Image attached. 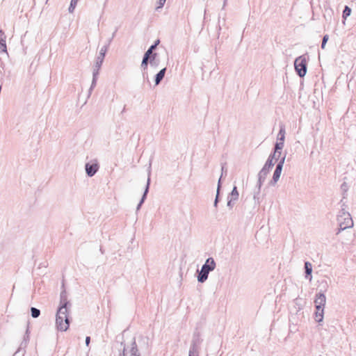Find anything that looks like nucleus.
Segmentation results:
<instances>
[{
	"label": "nucleus",
	"instance_id": "f257e3e1",
	"mask_svg": "<svg viewBox=\"0 0 356 356\" xmlns=\"http://www.w3.org/2000/svg\"><path fill=\"white\" fill-rule=\"evenodd\" d=\"M62 286L64 288L63 284ZM71 307L72 303L68 300L67 292L63 289L60 294L59 305L56 314V327L58 331L65 332L68 330L71 323L69 316Z\"/></svg>",
	"mask_w": 356,
	"mask_h": 356
},
{
	"label": "nucleus",
	"instance_id": "f03ea898",
	"mask_svg": "<svg viewBox=\"0 0 356 356\" xmlns=\"http://www.w3.org/2000/svg\"><path fill=\"white\" fill-rule=\"evenodd\" d=\"M123 345L122 356H141L140 351L147 352L149 350V338L141 337L138 346L135 337H133L130 344L121 343Z\"/></svg>",
	"mask_w": 356,
	"mask_h": 356
},
{
	"label": "nucleus",
	"instance_id": "7ed1b4c3",
	"mask_svg": "<svg viewBox=\"0 0 356 356\" xmlns=\"http://www.w3.org/2000/svg\"><path fill=\"white\" fill-rule=\"evenodd\" d=\"M327 289V283L326 281L321 282V289L318 293H316L314 300L316 312H315V319L318 323L323 321L324 316V308L326 302V297L325 292Z\"/></svg>",
	"mask_w": 356,
	"mask_h": 356
},
{
	"label": "nucleus",
	"instance_id": "20e7f679",
	"mask_svg": "<svg viewBox=\"0 0 356 356\" xmlns=\"http://www.w3.org/2000/svg\"><path fill=\"white\" fill-rule=\"evenodd\" d=\"M108 51V45L103 46L100 50L98 56L97 57L95 63L93 67L92 72V80L91 83L90 88L89 89V92L90 93L93 88L96 86L97 81L99 76V70L102 65L104 62L106 54Z\"/></svg>",
	"mask_w": 356,
	"mask_h": 356
},
{
	"label": "nucleus",
	"instance_id": "39448f33",
	"mask_svg": "<svg viewBox=\"0 0 356 356\" xmlns=\"http://www.w3.org/2000/svg\"><path fill=\"white\" fill-rule=\"evenodd\" d=\"M346 206L343 204L341 209L337 216V221L339 227V232L353 226V220L350 214L346 211Z\"/></svg>",
	"mask_w": 356,
	"mask_h": 356
},
{
	"label": "nucleus",
	"instance_id": "423d86ee",
	"mask_svg": "<svg viewBox=\"0 0 356 356\" xmlns=\"http://www.w3.org/2000/svg\"><path fill=\"white\" fill-rule=\"evenodd\" d=\"M274 165H275V163H271V161L270 160H267L266 161L264 165L261 168V170L258 173V181H257V186H256L257 188V191H255L254 194V200H256V199H258L257 195H259V193L260 192L261 187L263 183L265 181L268 174L269 173L270 170H271V168L273 167Z\"/></svg>",
	"mask_w": 356,
	"mask_h": 356
},
{
	"label": "nucleus",
	"instance_id": "0eeeda50",
	"mask_svg": "<svg viewBox=\"0 0 356 356\" xmlns=\"http://www.w3.org/2000/svg\"><path fill=\"white\" fill-rule=\"evenodd\" d=\"M216 268V262L212 257L208 258L202 265L201 270H197V281L204 283L208 278L209 273Z\"/></svg>",
	"mask_w": 356,
	"mask_h": 356
},
{
	"label": "nucleus",
	"instance_id": "6e6552de",
	"mask_svg": "<svg viewBox=\"0 0 356 356\" xmlns=\"http://www.w3.org/2000/svg\"><path fill=\"white\" fill-rule=\"evenodd\" d=\"M295 70L300 77H303L307 73V63L305 55L299 56L294 61Z\"/></svg>",
	"mask_w": 356,
	"mask_h": 356
},
{
	"label": "nucleus",
	"instance_id": "1a4fd4ad",
	"mask_svg": "<svg viewBox=\"0 0 356 356\" xmlns=\"http://www.w3.org/2000/svg\"><path fill=\"white\" fill-rule=\"evenodd\" d=\"M285 159H286V156L284 155L283 157H282L280 159L278 163L277 164L275 170L273 172V178L269 182V184L270 186H275L277 184V182L278 181L280 177L282 171Z\"/></svg>",
	"mask_w": 356,
	"mask_h": 356
},
{
	"label": "nucleus",
	"instance_id": "9d476101",
	"mask_svg": "<svg viewBox=\"0 0 356 356\" xmlns=\"http://www.w3.org/2000/svg\"><path fill=\"white\" fill-rule=\"evenodd\" d=\"M99 165L97 159H95L91 162H88L85 164L86 175L90 177H93L99 170Z\"/></svg>",
	"mask_w": 356,
	"mask_h": 356
},
{
	"label": "nucleus",
	"instance_id": "9b49d317",
	"mask_svg": "<svg viewBox=\"0 0 356 356\" xmlns=\"http://www.w3.org/2000/svg\"><path fill=\"white\" fill-rule=\"evenodd\" d=\"M151 165L152 164H151V161H150L149 162V168H148V177H147V184H146L145 188V191L143 192V194L142 195V197H141L139 203L137 205V207H136V210L137 211H138L140 209L142 204H143V202L146 200L147 193L149 192V185H150V181H151V180H150Z\"/></svg>",
	"mask_w": 356,
	"mask_h": 356
},
{
	"label": "nucleus",
	"instance_id": "f8f14e48",
	"mask_svg": "<svg viewBox=\"0 0 356 356\" xmlns=\"http://www.w3.org/2000/svg\"><path fill=\"white\" fill-rule=\"evenodd\" d=\"M285 127L284 124L280 125V131L277 134V142L275 145H276V149H282L284 147V143L285 139Z\"/></svg>",
	"mask_w": 356,
	"mask_h": 356
},
{
	"label": "nucleus",
	"instance_id": "ddd939ff",
	"mask_svg": "<svg viewBox=\"0 0 356 356\" xmlns=\"http://www.w3.org/2000/svg\"><path fill=\"white\" fill-rule=\"evenodd\" d=\"M29 340V336L28 334V330H26V335L24 337L23 341L21 343L17 350L14 353L13 356H24L25 353V348L27 346L28 341Z\"/></svg>",
	"mask_w": 356,
	"mask_h": 356
},
{
	"label": "nucleus",
	"instance_id": "4468645a",
	"mask_svg": "<svg viewBox=\"0 0 356 356\" xmlns=\"http://www.w3.org/2000/svg\"><path fill=\"white\" fill-rule=\"evenodd\" d=\"M198 334H194L192 344L191 345L188 356H195V353L197 352V346L198 343Z\"/></svg>",
	"mask_w": 356,
	"mask_h": 356
},
{
	"label": "nucleus",
	"instance_id": "2eb2a0df",
	"mask_svg": "<svg viewBox=\"0 0 356 356\" xmlns=\"http://www.w3.org/2000/svg\"><path fill=\"white\" fill-rule=\"evenodd\" d=\"M282 149H276V145L274 147L273 153L270 154L267 160H270L271 163H275L274 160L277 161L281 156Z\"/></svg>",
	"mask_w": 356,
	"mask_h": 356
},
{
	"label": "nucleus",
	"instance_id": "dca6fc26",
	"mask_svg": "<svg viewBox=\"0 0 356 356\" xmlns=\"http://www.w3.org/2000/svg\"><path fill=\"white\" fill-rule=\"evenodd\" d=\"M166 72V67L161 69L155 76L154 81L155 85H159L161 81L163 79Z\"/></svg>",
	"mask_w": 356,
	"mask_h": 356
},
{
	"label": "nucleus",
	"instance_id": "f3484780",
	"mask_svg": "<svg viewBox=\"0 0 356 356\" xmlns=\"http://www.w3.org/2000/svg\"><path fill=\"white\" fill-rule=\"evenodd\" d=\"M305 277L309 279V281H312V264L309 261L305 262Z\"/></svg>",
	"mask_w": 356,
	"mask_h": 356
},
{
	"label": "nucleus",
	"instance_id": "a211bd4d",
	"mask_svg": "<svg viewBox=\"0 0 356 356\" xmlns=\"http://www.w3.org/2000/svg\"><path fill=\"white\" fill-rule=\"evenodd\" d=\"M148 63H149V58L143 56L140 66L143 71V76L144 77H145V74L146 73L145 70H147V69Z\"/></svg>",
	"mask_w": 356,
	"mask_h": 356
},
{
	"label": "nucleus",
	"instance_id": "6ab92c4d",
	"mask_svg": "<svg viewBox=\"0 0 356 356\" xmlns=\"http://www.w3.org/2000/svg\"><path fill=\"white\" fill-rule=\"evenodd\" d=\"M238 195L239 194L237 191V187L234 186L232 192L229 194L228 197L236 201L238 200Z\"/></svg>",
	"mask_w": 356,
	"mask_h": 356
},
{
	"label": "nucleus",
	"instance_id": "aec40b11",
	"mask_svg": "<svg viewBox=\"0 0 356 356\" xmlns=\"http://www.w3.org/2000/svg\"><path fill=\"white\" fill-rule=\"evenodd\" d=\"M31 314L33 318H36L40 315V310L32 307H31Z\"/></svg>",
	"mask_w": 356,
	"mask_h": 356
},
{
	"label": "nucleus",
	"instance_id": "412c9836",
	"mask_svg": "<svg viewBox=\"0 0 356 356\" xmlns=\"http://www.w3.org/2000/svg\"><path fill=\"white\" fill-rule=\"evenodd\" d=\"M79 0H71L70 5L68 8L69 13H72L74 12Z\"/></svg>",
	"mask_w": 356,
	"mask_h": 356
},
{
	"label": "nucleus",
	"instance_id": "4be33fe9",
	"mask_svg": "<svg viewBox=\"0 0 356 356\" xmlns=\"http://www.w3.org/2000/svg\"><path fill=\"white\" fill-rule=\"evenodd\" d=\"M155 49H156L155 46L154 45H151L149 47V49L145 51V53L144 54L143 56L149 58L150 56V55L154 54V53H153V51H154Z\"/></svg>",
	"mask_w": 356,
	"mask_h": 356
},
{
	"label": "nucleus",
	"instance_id": "5701e85b",
	"mask_svg": "<svg viewBox=\"0 0 356 356\" xmlns=\"http://www.w3.org/2000/svg\"><path fill=\"white\" fill-rule=\"evenodd\" d=\"M351 13V9L348 6H345L344 10L343 11L342 17L344 19H346L348 16H350Z\"/></svg>",
	"mask_w": 356,
	"mask_h": 356
},
{
	"label": "nucleus",
	"instance_id": "b1692460",
	"mask_svg": "<svg viewBox=\"0 0 356 356\" xmlns=\"http://www.w3.org/2000/svg\"><path fill=\"white\" fill-rule=\"evenodd\" d=\"M220 191H216V198H215V200H214V202H213V206L214 207L217 208L218 207V204L220 201Z\"/></svg>",
	"mask_w": 356,
	"mask_h": 356
},
{
	"label": "nucleus",
	"instance_id": "393cba45",
	"mask_svg": "<svg viewBox=\"0 0 356 356\" xmlns=\"http://www.w3.org/2000/svg\"><path fill=\"white\" fill-rule=\"evenodd\" d=\"M118 31V28H116L113 33L112 35L110 36V38L108 40L107 43L105 45H108V47H109L111 42H112L113 39L115 36L116 32Z\"/></svg>",
	"mask_w": 356,
	"mask_h": 356
},
{
	"label": "nucleus",
	"instance_id": "a878e982",
	"mask_svg": "<svg viewBox=\"0 0 356 356\" xmlns=\"http://www.w3.org/2000/svg\"><path fill=\"white\" fill-rule=\"evenodd\" d=\"M166 0H159L158 6L156 8V10H158L159 9L163 7Z\"/></svg>",
	"mask_w": 356,
	"mask_h": 356
},
{
	"label": "nucleus",
	"instance_id": "bb28decb",
	"mask_svg": "<svg viewBox=\"0 0 356 356\" xmlns=\"http://www.w3.org/2000/svg\"><path fill=\"white\" fill-rule=\"evenodd\" d=\"M328 40V35H325L323 36V40H322V44H321V48L322 49H324L325 48V46L326 44V42Z\"/></svg>",
	"mask_w": 356,
	"mask_h": 356
},
{
	"label": "nucleus",
	"instance_id": "cd10ccee",
	"mask_svg": "<svg viewBox=\"0 0 356 356\" xmlns=\"http://www.w3.org/2000/svg\"><path fill=\"white\" fill-rule=\"evenodd\" d=\"M156 56H157L156 53H154V54L150 55V56L149 57V63H152L153 61L156 60Z\"/></svg>",
	"mask_w": 356,
	"mask_h": 356
},
{
	"label": "nucleus",
	"instance_id": "c85d7f7f",
	"mask_svg": "<svg viewBox=\"0 0 356 356\" xmlns=\"http://www.w3.org/2000/svg\"><path fill=\"white\" fill-rule=\"evenodd\" d=\"M228 200H227V207H229L230 209H232L234 206V203L233 202L234 201V200H232L231 198H229L227 197Z\"/></svg>",
	"mask_w": 356,
	"mask_h": 356
},
{
	"label": "nucleus",
	"instance_id": "c756f323",
	"mask_svg": "<svg viewBox=\"0 0 356 356\" xmlns=\"http://www.w3.org/2000/svg\"><path fill=\"white\" fill-rule=\"evenodd\" d=\"M221 177H220L218 181V186H217V191H220L221 188Z\"/></svg>",
	"mask_w": 356,
	"mask_h": 356
},
{
	"label": "nucleus",
	"instance_id": "7c9ffc66",
	"mask_svg": "<svg viewBox=\"0 0 356 356\" xmlns=\"http://www.w3.org/2000/svg\"><path fill=\"white\" fill-rule=\"evenodd\" d=\"M150 66L156 67L159 65V62L157 60L153 61L152 63H149Z\"/></svg>",
	"mask_w": 356,
	"mask_h": 356
},
{
	"label": "nucleus",
	"instance_id": "2f4dec72",
	"mask_svg": "<svg viewBox=\"0 0 356 356\" xmlns=\"http://www.w3.org/2000/svg\"><path fill=\"white\" fill-rule=\"evenodd\" d=\"M289 331L290 332H295L296 331V325H293V327L290 325Z\"/></svg>",
	"mask_w": 356,
	"mask_h": 356
},
{
	"label": "nucleus",
	"instance_id": "473e14b6",
	"mask_svg": "<svg viewBox=\"0 0 356 356\" xmlns=\"http://www.w3.org/2000/svg\"><path fill=\"white\" fill-rule=\"evenodd\" d=\"M90 337H86V345L87 346H88L89 344H90Z\"/></svg>",
	"mask_w": 356,
	"mask_h": 356
},
{
	"label": "nucleus",
	"instance_id": "72a5a7b5",
	"mask_svg": "<svg viewBox=\"0 0 356 356\" xmlns=\"http://www.w3.org/2000/svg\"><path fill=\"white\" fill-rule=\"evenodd\" d=\"M159 43H160V40H156L152 45H154L155 48L156 49V47L159 44Z\"/></svg>",
	"mask_w": 356,
	"mask_h": 356
},
{
	"label": "nucleus",
	"instance_id": "f704fd0d",
	"mask_svg": "<svg viewBox=\"0 0 356 356\" xmlns=\"http://www.w3.org/2000/svg\"><path fill=\"white\" fill-rule=\"evenodd\" d=\"M224 173H225V174L227 173V170H225L224 166H222V173H221V176H220L221 177L223 176Z\"/></svg>",
	"mask_w": 356,
	"mask_h": 356
},
{
	"label": "nucleus",
	"instance_id": "c9c22d12",
	"mask_svg": "<svg viewBox=\"0 0 356 356\" xmlns=\"http://www.w3.org/2000/svg\"><path fill=\"white\" fill-rule=\"evenodd\" d=\"M227 0H224L223 5H222V10L225 9V6H226V4H227Z\"/></svg>",
	"mask_w": 356,
	"mask_h": 356
}]
</instances>
